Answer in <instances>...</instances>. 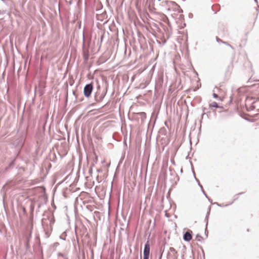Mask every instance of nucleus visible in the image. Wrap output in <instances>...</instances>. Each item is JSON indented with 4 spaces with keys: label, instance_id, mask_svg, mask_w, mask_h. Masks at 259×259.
<instances>
[{
    "label": "nucleus",
    "instance_id": "1",
    "mask_svg": "<svg viewBox=\"0 0 259 259\" xmlns=\"http://www.w3.org/2000/svg\"><path fill=\"white\" fill-rule=\"evenodd\" d=\"M93 86L92 84H88L86 85L84 88V95L85 96L89 97L93 91Z\"/></svg>",
    "mask_w": 259,
    "mask_h": 259
},
{
    "label": "nucleus",
    "instance_id": "2",
    "mask_svg": "<svg viewBox=\"0 0 259 259\" xmlns=\"http://www.w3.org/2000/svg\"><path fill=\"white\" fill-rule=\"evenodd\" d=\"M143 254V259H149L150 245L148 242L145 245Z\"/></svg>",
    "mask_w": 259,
    "mask_h": 259
},
{
    "label": "nucleus",
    "instance_id": "3",
    "mask_svg": "<svg viewBox=\"0 0 259 259\" xmlns=\"http://www.w3.org/2000/svg\"><path fill=\"white\" fill-rule=\"evenodd\" d=\"M251 88H252V91L255 90L256 91V96L254 97V98H256L259 100V83L253 84L251 87Z\"/></svg>",
    "mask_w": 259,
    "mask_h": 259
},
{
    "label": "nucleus",
    "instance_id": "4",
    "mask_svg": "<svg viewBox=\"0 0 259 259\" xmlns=\"http://www.w3.org/2000/svg\"><path fill=\"white\" fill-rule=\"evenodd\" d=\"M192 231L186 232L184 234V236H183L184 240L186 241H190L192 238Z\"/></svg>",
    "mask_w": 259,
    "mask_h": 259
},
{
    "label": "nucleus",
    "instance_id": "5",
    "mask_svg": "<svg viewBox=\"0 0 259 259\" xmlns=\"http://www.w3.org/2000/svg\"><path fill=\"white\" fill-rule=\"evenodd\" d=\"M209 107L210 108H219V106H218L217 103L215 102H212L211 103L209 104Z\"/></svg>",
    "mask_w": 259,
    "mask_h": 259
},
{
    "label": "nucleus",
    "instance_id": "6",
    "mask_svg": "<svg viewBox=\"0 0 259 259\" xmlns=\"http://www.w3.org/2000/svg\"><path fill=\"white\" fill-rule=\"evenodd\" d=\"M213 96L214 98H218L219 97L218 95L215 93L213 94Z\"/></svg>",
    "mask_w": 259,
    "mask_h": 259
}]
</instances>
